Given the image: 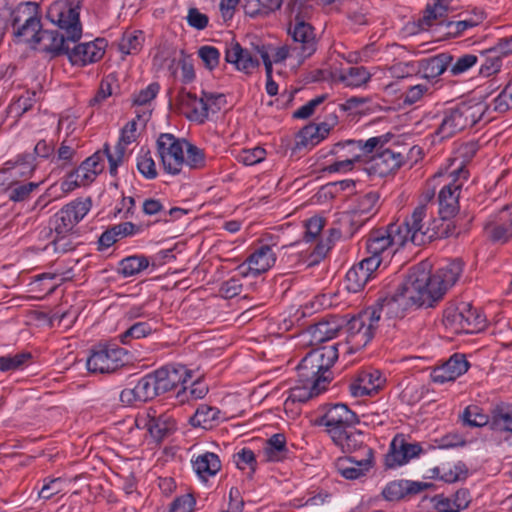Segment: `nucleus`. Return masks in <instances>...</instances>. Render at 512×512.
I'll return each instance as SVG.
<instances>
[{
    "instance_id": "nucleus-1",
    "label": "nucleus",
    "mask_w": 512,
    "mask_h": 512,
    "mask_svg": "<svg viewBox=\"0 0 512 512\" xmlns=\"http://www.w3.org/2000/svg\"><path fill=\"white\" fill-rule=\"evenodd\" d=\"M420 277L415 278L410 272L393 295L379 299L375 305L353 317L347 324V343L354 349H361L371 341L381 319L397 320L414 307H429L421 290L425 274Z\"/></svg>"
},
{
    "instance_id": "nucleus-2",
    "label": "nucleus",
    "mask_w": 512,
    "mask_h": 512,
    "mask_svg": "<svg viewBox=\"0 0 512 512\" xmlns=\"http://www.w3.org/2000/svg\"><path fill=\"white\" fill-rule=\"evenodd\" d=\"M351 148L363 156L373 154L364 165L370 176L387 177L394 175L408 160L407 148L398 145L395 134L387 132L367 140H347L335 144V153Z\"/></svg>"
},
{
    "instance_id": "nucleus-3",
    "label": "nucleus",
    "mask_w": 512,
    "mask_h": 512,
    "mask_svg": "<svg viewBox=\"0 0 512 512\" xmlns=\"http://www.w3.org/2000/svg\"><path fill=\"white\" fill-rule=\"evenodd\" d=\"M156 146L163 169L170 175L183 173L185 168L198 170L206 166L204 150L184 138L163 133L158 137Z\"/></svg>"
},
{
    "instance_id": "nucleus-4",
    "label": "nucleus",
    "mask_w": 512,
    "mask_h": 512,
    "mask_svg": "<svg viewBox=\"0 0 512 512\" xmlns=\"http://www.w3.org/2000/svg\"><path fill=\"white\" fill-rule=\"evenodd\" d=\"M439 220L434 218L431 207L427 204H420L415 207L412 214L401 224H397L401 230V236L404 243L411 242L414 245L421 246L431 242L436 238L448 237L449 223L446 228L443 224L438 225Z\"/></svg>"
},
{
    "instance_id": "nucleus-5",
    "label": "nucleus",
    "mask_w": 512,
    "mask_h": 512,
    "mask_svg": "<svg viewBox=\"0 0 512 512\" xmlns=\"http://www.w3.org/2000/svg\"><path fill=\"white\" fill-rule=\"evenodd\" d=\"M427 267V264L422 263L410 272L418 279L421 278L422 274H425V284L421 290L428 302V306L431 307L458 281L463 271V265L460 260H454L439 268L433 275H430Z\"/></svg>"
},
{
    "instance_id": "nucleus-6",
    "label": "nucleus",
    "mask_w": 512,
    "mask_h": 512,
    "mask_svg": "<svg viewBox=\"0 0 512 512\" xmlns=\"http://www.w3.org/2000/svg\"><path fill=\"white\" fill-rule=\"evenodd\" d=\"M468 178V172L459 166L451 171H439L433 176V181L442 184L440 189L439 214L442 220L456 215L459 210V197L461 189Z\"/></svg>"
},
{
    "instance_id": "nucleus-7",
    "label": "nucleus",
    "mask_w": 512,
    "mask_h": 512,
    "mask_svg": "<svg viewBox=\"0 0 512 512\" xmlns=\"http://www.w3.org/2000/svg\"><path fill=\"white\" fill-rule=\"evenodd\" d=\"M487 105L484 102L469 101L460 103L445 111L437 129L441 139L452 137L456 133L472 127L484 119Z\"/></svg>"
},
{
    "instance_id": "nucleus-8",
    "label": "nucleus",
    "mask_w": 512,
    "mask_h": 512,
    "mask_svg": "<svg viewBox=\"0 0 512 512\" xmlns=\"http://www.w3.org/2000/svg\"><path fill=\"white\" fill-rule=\"evenodd\" d=\"M338 343L328 344L310 351L297 366L299 381L325 380V388L329 383L326 375L338 358Z\"/></svg>"
},
{
    "instance_id": "nucleus-9",
    "label": "nucleus",
    "mask_w": 512,
    "mask_h": 512,
    "mask_svg": "<svg viewBox=\"0 0 512 512\" xmlns=\"http://www.w3.org/2000/svg\"><path fill=\"white\" fill-rule=\"evenodd\" d=\"M12 33L17 42L31 47L42 31L41 13L35 2H23L17 5L11 14Z\"/></svg>"
},
{
    "instance_id": "nucleus-10",
    "label": "nucleus",
    "mask_w": 512,
    "mask_h": 512,
    "mask_svg": "<svg viewBox=\"0 0 512 512\" xmlns=\"http://www.w3.org/2000/svg\"><path fill=\"white\" fill-rule=\"evenodd\" d=\"M404 245V238L397 223L372 230L366 238V249L369 254L367 258L375 259L380 265L383 261H388Z\"/></svg>"
},
{
    "instance_id": "nucleus-11",
    "label": "nucleus",
    "mask_w": 512,
    "mask_h": 512,
    "mask_svg": "<svg viewBox=\"0 0 512 512\" xmlns=\"http://www.w3.org/2000/svg\"><path fill=\"white\" fill-rule=\"evenodd\" d=\"M82 0H58L53 2L46 13L47 19L66 33L71 42L82 36L79 10Z\"/></svg>"
},
{
    "instance_id": "nucleus-12",
    "label": "nucleus",
    "mask_w": 512,
    "mask_h": 512,
    "mask_svg": "<svg viewBox=\"0 0 512 512\" xmlns=\"http://www.w3.org/2000/svg\"><path fill=\"white\" fill-rule=\"evenodd\" d=\"M443 323L456 334L476 333L485 326V317L469 302H460L445 309Z\"/></svg>"
},
{
    "instance_id": "nucleus-13",
    "label": "nucleus",
    "mask_w": 512,
    "mask_h": 512,
    "mask_svg": "<svg viewBox=\"0 0 512 512\" xmlns=\"http://www.w3.org/2000/svg\"><path fill=\"white\" fill-rule=\"evenodd\" d=\"M136 119L129 121L121 130V134L117 144L115 145L114 151L110 150L108 144L104 145L107 160L109 162V172L112 176L117 174L118 167L123 163L124 156L126 154L127 147L136 141L137 139V126L138 121L145 126L149 120L151 111L145 109L143 111L136 109Z\"/></svg>"
},
{
    "instance_id": "nucleus-14",
    "label": "nucleus",
    "mask_w": 512,
    "mask_h": 512,
    "mask_svg": "<svg viewBox=\"0 0 512 512\" xmlns=\"http://www.w3.org/2000/svg\"><path fill=\"white\" fill-rule=\"evenodd\" d=\"M92 206L91 200L76 199L63 206L55 213L49 222L50 230L54 234L68 235L74 227L87 215Z\"/></svg>"
},
{
    "instance_id": "nucleus-15",
    "label": "nucleus",
    "mask_w": 512,
    "mask_h": 512,
    "mask_svg": "<svg viewBox=\"0 0 512 512\" xmlns=\"http://www.w3.org/2000/svg\"><path fill=\"white\" fill-rule=\"evenodd\" d=\"M288 34L293 40V47L297 52V64H302L318 49V39L314 27L303 20L299 15L289 23Z\"/></svg>"
},
{
    "instance_id": "nucleus-16",
    "label": "nucleus",
    "mask_w": 512,
    "mask_h": 512,
    "mask_svg": "<svg viewBox=\"0 0 512 512\" xmlns=\"http://www.w3.org/2000/svg\"><path fill=\"white\" fill-rule=\"evenodd\" d=\"M323 414L317 420L318 425L325 427L330 438L337 436L345 429L359 422L356 414L347 405L337 403L322 408Z\"/></svg>"
},
{
    "instance_id": "nucleus-17",
    "label": "nucleus",
    "mask_w": 512,
    "mask_h": 512,
    "mask_svg": "<svg viewBox=\"0 0 512 512\" xmlns=\"http://www.w3.org/2000/svg\"><path fill=\"white\" fill-rule=\"evenodd\" d=\"M126 356L127 352L120 347H99L92 351L86 366L92 373H111L124 365Z\"/></svg>"
},
{
    "instance_id": "nucleus-18",
    "label": "nucleus",
    "mask_w": 512,
    "mask_h": 512,
    "mask_svg": "<svg viewBox=\"0 0 512 512\" xmlns=\"http://www.w3.org/2000/svg\"><path fill=\"white\" fill-rule=\"evenodd\" d=\"M422 446L417 442H409L405 435L397 434L390 443L389 451L385 457L387 468H396L407 464L410 460L420 456Z\"/></svg>"
},
{
    "instance_id": "nucleus-19",
    "label": "nucleus",
    "mask_w": 512,
    "mask_h": 512,
    "mask_svg": "<svg viewBox=\"0 0 512 512\" xmlns=\"http://www.w3.org/2000/svg\"><path fill=\"white\" fill-rule=\"evenodd\" d=\"M276 262V254L272 247L262 245L255 249L249 257L237 267L239 274L243 277L258 276L267 272Z\"/></svg>"
},
{
    "instance_id": "nucleus-20",
    "label": "nucleus",
    "mask_w": 512,
    "mask_h": 512,
    "mask_svg": "<svg viewBox=\"0 0 512 512\" xmlns=\"http://www.w3.org/2000/svg\"><path fill=\"white\" fill-rule=\"evenodd\" d=\"M386 378L377 369H367L359 372L349 385L354 397L372 396L385 386Z\"/></svg>"
},
{
    "instance_id": "nucleus-21",
    "label": "nucleus",
    "mask_w": 512,
    "mask_h": 512,
    "mask_svg": "<svg viewBox=\"0 0 512 512\" xmlns=\"http://www.w3.org/2000/svg\"><path fill=\"white\" fill-rule=\"evenodd\" d=\"M161 394L153 374L142 377L133 388H125L120 393V400L125 405L146 402Z\"/></svg>"
},
{
    "instance_id": "nucleus-22",
    "label": "nucleus",
    "mask_w": 512,
    "mask_h": 512,
    "mask_svg": "<svg viewBox=\"0 0 512 512\" xmlns=\"http://www.w3.org/2000/svg\"><path fill=\"white\" fill-rule=\"evenodd\" d=\"M343 324L344 321L342 319L330 317L310 326L302 334V337L306 339V343L309 345L316 346L334 339L342 329Z\"/></svg>"
},
{
    "instance_id": "nucleus-23",
    "label": "nucleus",
    "mask_w": 512,
    "mask_h": 512,
    "mask_svg": "<svg viewBox=\"0 0 512 512\" xmlns=\"http://www.w3.org/2000/svg\"><path fill=\"white\" fill-rule=\"evenodd\" d=\"M153 375L161 394L182 386L191 378L190 371L183 365H167L156 370Z\"/></svg>"
},
{
    "instance_id": "nucleus-24",
    "label": "nucleus",
    "mask_w": 512,
    "mask_h": 512,
    "mask_svg": "<svg viewBox=\"0 0 512 512\" xmlns=\"http://www.w3.org/2000/svg\"><path fill=\"white\" fill-rule=\"evenodd\" d=\"M105 53V43L102 39L80 43L68 51V58L74 66H86L102 59Z\"/></svg>"
},
{
    "instance_id": "nucleus-25",
    "label": "nucleus",
    "mask_w": 512,
    "mask_h": 512,
    "mask_svg": "<svg viewBox=\"0 0 512 512\" xmlns=\"http://www.w3.org/2000/svg\"><path fill=\"white\" fill-rule=\"evenodd\" d=\"M178 105L181 113L190 121L203 124L208 119L209 107L203 97L182 91L178 96Z\"/></svg>"
},
{
    "instance_id": "nucleus-26",
    "label": "nucleus",
    "mask_w": 512,
    "mask_h": 512,
    "mask_svg": "<svg viewBox=\"0 0 512 512\" xmlns=\"http://www.w3.org/2000/svg\"><path fill=\"white\" fill-rule=\"evenodd\" d=\"M373 466V450L371 448L365 449V457L355 459L354 457L340 458L336 462V468L340 475L346 479L355 480L366 473Z\"/></svg>"
},
{
    "instance_id": "nucleus-27",
    "label": "nucleus",
    "mask_w": 512,
    "mask_h": 512,
    "mask_svg": "<svg viewBox=\"0 0 512 512\" xmlns=\"http://www.w3.org/2000/svg\"><path fill=\"white\" fill-rule=\"evenodd\" d=\"M379 262L373 258H365L346 273V287L350 292L357 293L365 287L378 269Z\"/></svg>"
},
{
    "instance_id": "nucleus-28",
    "label": "nucleus",
    "mask_w": 512,
    "mask_h": 512,
    "mask_svg": "<svg viewBox=\"0 0 512 512\" xmlns=\"http://www.w3.org/2000/svg\"><path fill=\"white\" fill-rule=\"evenodd\" d=\"M469 363L465 356L462 354L452 355L444 364L436 367L431 377L435 383L444 384L446 382L454 381L459 376L467 372Z\"/></svg>"
},
{
    "instance_id": "nucleus-29",
    "label": "nucleus",
    "mask_w": 512,
    "mask_h": 512,
    "mask_svg": "<svg viewBox=\"0 0 512 512\" xmlns=\"http://www.w3.org/2000/svg\"><path fill=\"white\" fill-rule=\"evenodd\" d=\"M68 42H71V40L67 39L66 33L59 34L57 31L42 29L32 47L38 48L52 56H58L60 54H68Z\"/></svg>"
},
{
    "instance_id": "nucleus-30",
    "label": "nucleus",
    "mask_w": 512,
    "mask_h": 512,
    "mask_svg": "<svg viewBox=\"0 0 512 512\" xmlns=\"http://www.w3.org/2000/svg\"><path fill=\"white\" fill-rule=\"evenodd\" d=\"M225 60L245 74H251L258 66L259 61L238 42H231L225 51Z\"/></svg>"
},
{
    "instance_id": "nucleus-31",
    "label": "nucleus",
    "mask_w": 512,
    "mask_h": 512,
    "mask_svg": "<svg viewBox=\"0 0 512 512\" xmlns=\"http://www.w3.org/2000/svg\"><path fill=\"white\" fill-rule=\"evenodd\" d=\"M448 11L447 0H429L418 24L422 30H429L434 26L445 27Z\"/></svg>"
},
{
    "instance_id": "nucleus-32",
    "label": "nucleus",
    "mask_w": 512,
    "mask_h": 512,
    "mask_svg": "<svg viewBox=\"0 0 512 512\" xmlns=\"http://www.w3.org/2000/svg\"><path fill=\"white\" fill-rule=\"evenodd\" d=\"M300 386L291 388L284 402L285 407L291 404L304 403L326 390L325 380L300 381Z\"/></svg>"
},
{
    "instance_id": "nucleus-33",
    "label": "nucleus",
    "mask_w": 512,
    "mask_h": 512,
    "mask_svg": "<svg viewBox=\"0 0 512 512\" xmlns=\"http://www.w3.org/2000/svg\"><path fill=\"white\" fill-rule=\"evenodd\" d=\"M432 502L438 512H460L469 506L471 497L468 490L459 489L449 497L436 495Z\"/></svg>"
},
{
    "instance_id": "nucleus-34",
    "label": "nucleus",
    "mask_w": 512,
    "mask_h": 512,
    "mask_svg": "<svg viewBox=\"0 0 512 512\" xmlns=\"http://www.w3.org/2000/svg\"><path fill=\"white\" fill-rule=\"evenodd\" d=\"M454 56L450 53H440L435 56L422 59L418 62L417 70L423 73L424 78L434 79L450 69Z\"/></svg>"
},
{
    "instance_id": "nucleus-35",
    "label": "nucleus",
    "mask_w": 512,
    "mask_h": 512,
    "mask_svg": "<svg viewBox=\"0 0 512 512\" xmlns=\"http://www.w3.org/2000/svg\"><path fill=\"white\" fill-rule=\"evenodd\" d=\"M365 438L366 436L362 432L349 428L332 437L331 440L344 453L362 451L363 457H365V449L370 448L365 444Z\"/></svg>"
},
{
    "instance_id": "nucleus-36",
    "label": "nucleus",
    "mask_w": 512,
    "mask_h": 512,
    "mask_svg": "<svg viewBox=\"0 0 512 512\" xmlns=\"http://www.w3.org/2000/svg\"><path fill=\"white\" fill-rule=\"evenodd\" d=\"M225 419L220 409L208 404H200L189 422L193 427L212 429Z\"/></svg>"
},
{
    "instance_id": "nucleus-37",
    "label": "nucleus",
    "mask_w": 512,
    "mask_h": 512,
    "mask_svg": "<svg viewBox=\"0 0 512 512\" xmlns=\"http://www.w3.org/2000/svg\"><path fill=\"white\" fill-rule=\"evenodd\" d=\"M379 194L375 191H370L358 195L355 199L351 213L358 221L368 220L375 215L378 210Z\"/></svg>"
},
{
    "instance_id": "nucleus-38",
    "label": "nucleus",
    "mask_w": 512,
    "mask_h": 512,
    "mask_svg": "<svg viewBox=\"0 0 512 512\" xmlns=\"http://www.w3.org/2000/svg\"><path fill=\"white\" fill-rule=\"evenodd\" d=\"M143 421L150 435L156 440L163 439L176 428L175 420L165 414L157 416L155 412L148 413Z\"/></svg>"
},
{
    "instance_id": "nucleus-39",
    "label": "nucleus",
    "mask_w": 512,
    "mask_h": 512,
    "mask_svg": "<svg viewBox=\"0 0 512 512\" xmlns=\"http://www.w3.org/2000/svg\"><path fill=\"white\" fill-rule=\"evenodd\" d=\"M106 157L105 149L102 152L98 151L92 156L84 160L81 165L76 169L85 186L91 184L98 174L104 169V160Z\"/></svg>"
},
{
    "instance_id": "nucleus-40",
    "label": "nucleus",
    "mask_w": 512,
    "mask_h": 512,
    "mask_svg": "<svg viewBox=\"0 0 512 512\" xmlns=\"http://www.w3.org/2000/svg\"><path fill=\"white\" fill-rule=\"evenodd\" d=\"M35 159L31 152L19 154L4 163L3 171L9 172L11 177H29L36 168Z\"/></svg>"
},
{
    "instance_id": "nucleus-41",
    "label": "nucleus",
    "mask_w": 512,
    "mask_h": 512,
    "mask_svg": "<svg viewBox=\"0 0 512 512\" xmlns=\"http://www.w3.org/2000/svg\"><path fill=\"white\" fill-rule=\"evenodd\" d=\"M192 466L195 473L202 480H207L215 476L221 469V461L217 454L205 452L198 455L193 461Z\"/></svg>"
},
{
    "instance_id": "nucleus-42",
    "label": "nucleus",
    "mask_w": 512,
    "mask_h": 512,
    "mask_svg": "<svg viewBox=\"0 0 512 512\" xmlns=\"http://www.w3.org/2000/svg\"><path fill=\"white\" fill-rule=\"evenodd\" d=\"M289 453L286 438L283 434L272 435L262 449V455L267 462H280L287 458Z\"/></svg>"
},
{
    "instance_id": "nucleus-43",
    "label": "nucleus",
    "mask_w": 512,
    "mask_h": 512,
    "mask_svg": "<svg viewBox=\"0 0 512 512\" xmlns=\"http://www.w3.org/2000/svg\"><path fill=\"white\" fill-rule=\"evenodd\" d=\"M485 14L482 11L474 12L472 15L457 21H448L445 24L446 34L457 37L466 30L472 29L483 22Z\"/></svg>"
},
{
    "instance_id": "nucleus-44",
    "label": "nucleus",
    "mask_w": 512,
    "mask_h": 512,
    "mask_svg": "<svg viewBox=\"0 0 512 512\" xmlns=\"http://www.w3.org/2000/svg\"><path fill=\"white\" fill-rule=\"evenodd\" d=\"M491 429L512 433V405H500L493 409L490 420Z\"/></svg>"
},
{
    "instance_id": "nucleus-45",
    "label": "nucleus",
    "mask_w": 512,
    "mask_h": 512,
    "mask_svg": "<svg viewBox=\"0 0 512 512\" xmlns=\"http://www.w3.org/2000/svg\"><path fill=\"white\" fill-rule=\"evenodd\" d=\"M334 150L335 147L333 148L332 153L336 154ZM356 151L357 150H352L351 148L339 150L337 154H340L341 152L342 154L339 156L338 160L328 165L327 170L329 172L341 173L351 171L354 167V164L360 160L361 156H363L362 152L355 153Z\"/></svg>"
},
{
    "instance_id": "nucleus-46",
    "label": "nucleus",
    "mask_w": 512,
    "mask_h": 512,
    "mask_svg": "<svg viewBox=\"0 0 512 512\" xmlns=\"http://www.w3.org/2000/svg\"><path fill=\"white\" fill-rule=\"evenodd\" d=\"M371 73L363 66L350 67L339 76V81L346 87L358 88L369 82Z\"/></svg>"
},
{
    "instance_id": "nucleus-47",
    "label": "nucleus",
    "mask_w": 512,
    "mask_h": 512,
    "mask_svg": "<svg viewBox=\"0 0 512 512\" xmlns=\"http://www.w3.org/2000/svg\"><path fill=\"white\" fill-rule=\"evenodd\" d=\"M283 0H244V11L250 17L268 15L278 10Z\"/></svg>"
},
{
    "instance_id": "nucleus-48",
    "label": "nucleus",
    "mask_w": 512,
    "mask_h": 512,
    "mask_svg": "<svg viewBox=\"0 0 512 512\" xmlns=\"http://www.w3.org/2000/svg\"><path fill=\"white\" fill-rule=\"evenodd\" d=\"M149 263L144 255L129 256L119 262L118 272L124 277H131L145 270Z\"/></svg>"
},
{
    "instance_id": "nucleus-49",
    "label": "nucleus",
    "mask_w": 512,
    "mask_h": 512,
    "mask_svg": "<svg viewBox=\"0 0 512 512\" xmlns=\"http://www.w3.org/2000/svg\"><path fill=\"white\" fill-rule=\"evenodd\" d=\"M144 42L142 31H126L119 42V49L123 54L134 55L140 52Z\"/></svg>"
},
{
    "instance_id": "nucleus-50",
    "label": "nucleus",
    "mask_w": 512,
    "mask_h": 512,
    "mask_svg": "<svg viewBox=\"0 0 512 512\" xmlns=\"http://www.w3.org/2000/svg\"><path fill=\"white\" fill-rule=\"evenodd\" d=\"M116 90H118L117 78L114 74H108L102 79L95 96L90 99V106H100L104 101L111 97Z\"/></svg>"
},
{
    "instance_id": "nucleus-51",
    "label": "nucleus",
    "mask_w": 512,
    "mask_h": 512,
    "mask_svg": "<svg viewBox=\"0 0 512 512\" xmlns=\"http://www.w3.org/2000/svg\"><path fill=\"white\" fill-rule=\"evenodd\" d=\"M37 182L12 181L8 188V198L13 202H22L29 199L31 193L39 188Z\"/></svg>"
},
{
    "instance_id": "nucleus-52",
    "label": "nucleus",
    "mask_w": 512,
    "mask_h": 512,
    "mask_svg": "<svg viewBox=\"0 0 512 512\" xmlns=\"http://www.w3.org/2000/svg\"><path fill=\"white\" fill-rule=\"evenodd\" d=\"M329 131L330 128L326 123L308 125L301 131L302 143L315 146L328 136Z\"/></svg>"
},
{
    "instance_id": "nucleus-53",
    "label": "nucleus",
    "mask_w": 512,
    "mask_h": 512,
    "mask_svg": "<svg viewBox=\"0 0 512 512\" xmlns=\"http://www.w3.org/2000/svg\"><path fill=\"white\" fill-rule=\"evenodd\" d=\"M479 61V56L468 53L454 57L452 64L449 65V72L452 76H460L472 69Z\"/></svg>"
},
{
    "instance_id": "nucleus-54",
    "label": "nucleus",
    "mask_w": 512,
    "mask_h": 512,
    "mask_svg": "<svg viewBox=\"0 0 512 512\" xmlns=\"http://www.w3.org/2000/svg\"><path fill=\"white\" fill-rule=\"evenodd\" d=\"M462 420L465 425L471 427H482L489 423L488 415L477 405H469L466 407L462 414Z\"/></svg>"
},
{
    "instance_id": "nucleus-55",
    "label": "nucleus",
    "mask_w": 512,
    "mask_h": 512,
    "mask_svg": "<svg viewBox=\"0 0 512 512\" xmlns=\"http://www.w3.org/2000/svg\"><path fill=\"white\" fill-rule=\"evenodd\" d=\"M31 359L28 352L16 353L14 355H5L0 357V371L8 372L21 369Z\"/></svg>"
},
{
    "instance_id": "nucleus-56",
    "label": "nucleus",
    "mask_w": 512,
    "mask_h": 512,
    "mask_svg": "<svg viewBox=\"0 0 512 512\" xmlns=\"http://www.w3.org/2000/svg\"><path fill=\"white\" fill-rule=\"evenodd\" d=\"M154 328L148 322H137L120 335L123 344H129L132 339H140L149 336Z\"/></svg>"
},
{
    "instance_id": "nucleus-57",
    "label": "nucleus",
    "mask_w": 512,
    "mask_h": 512,
    "mask_svg": "<svg viewBox=\"0 0 512 512\" xmlns=\"http://www.w3.org/2000/svg\"><path fill=\"white\" fill-rule=\"evenodd\" d=\"M433 477L438 478L447 483H453L460 479L464 473L460 464H444L442 467H436L432 470Z\"/></svg>"
},
{
    "instance_id": "nucleus-58",
    "label": "nucleus",
    "mask_w": 512,
    "mask_h": 512,
    "mask_svg": "<svg viewBox=\"0 0 512 512\" xmlns=\"http://www.w3.org/2000/svg\"><path fill=\"white\" fill-rule=\"evenodd\" d=\"M431 93V86L428 83H420L410 86L401 96L403 104L413 105L421 101Z\"/></svg>"
},
{
    "instance_id": "nucleus-59",
    "label": "nucleus",
    "mask_w": 512,
    "mask_h": 512,
    "mask_svg": "<svg viewBox=\"0 0 512 512\" xmlns=\"http://www.w3.org/2000/svg\"><path fill=\"white\" fill-rule=\"evenodd\" d=\"M137 169L147 179L157 177V168L154 159L149 151H141L137 156Z\"/></svg>"
},
{
    "instance_id": "nucleus-60",
    "label": "nucleus",
    "mask_w": 512,
    "mask_h": 512,
    "mask_svg": "<svg viewBox=\"0 0 512 512\" xmlns=\"http://www.w3.org/2000/svg\"><path fill=\"white\" fill-rule=\"evenodd\" d=\"M501 67L502 57L496 51H489L484 62L480 65L479 74L483 77H490L497 74Z\"/></svg>"
},
{
    "instance_id": "nucleus-61",
    "label": "nucleus",
    "mask_w": 512,
    "mask_h": 512,
    "mask_svg": "<svg viewBox=\"0 0 512 512\" xmlns=\"http://www.w3.org/2000/svg\"><path fill=\"white\" fill-rule=\"evenodd\" d=\"M159 89L158 83H151L146 88L141 89L132 97L133 106L137 108L149 106L151 101L157 96Z\"/></svg>"
},
{
    "instance_id": "nucleus-62",
    "label": "nucleus",
    "mask_w": 512,
    "mask_h": 512,
    "mask_svg": "<svg viewBox=\"0 0 512 512\" xmlns=\"http://www.w3.org/2000/svg\"><path fill=\"white\" fill-rule=\"evenodd\" d=\"M234 462L241 470L249 469L251 473L255 472L257 460L254 452L249 448H242L234 454Z\"/></svg>"
},
{
    "instance_id": "nucleus-63",
    "label": "nucleus",
    "mask_w": 512,
    "mask_h": 512,
    "mask_svg": "<svg viewBox=\"0 0 512 512\" xmlns=\"http://www.w3.org/2000/svg\"><path fill=\"white\" fill-rule=\"evenodd\" d=\"M266 157V151L262 147L243 149L237 156L239 162L247 166H252L263 161Z\"/></svg>"
},
{
    "instance_id": "nucleus-64",
    "label": "nucleus",
    "mask_w": 512,
    "mask_h": 512,
    "mask_svg": "<svg viewBox=\"0 0 512 512\" xmlns=\"http://www.w3.org/2000/svg\"><path fill=\"white\" fill-rule=\"evenodd\" d=\"M500 220V224L494 225L490 228L491 236L497 241H507L512 237V218L508 216L506 220Z\"/></svg>"
}]
</instances>
